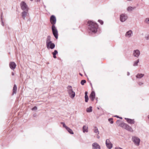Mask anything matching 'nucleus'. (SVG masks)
Segmentation results:
<instances>
[{
  "instance_id": "1",
  "label": "nucleus",
  "mask_w": 149,
  "mask_h": 149,
  "mask_svg": "<svg viewBox=\"0 0 149 149\" xmlns=\"http://www.w3.org/2000/svg\"><path fill=\"white\" fill-rule=\"evenodd\" d=\"M88 29L90 32L95 33L97 31L98 26L97 24L92 21H88Z\"/></svg>"
},
{
  "instance_id": "2",
  "label": "nucleus",
  "mask_w": 149,
  "mask_h": 149,
  "mask_svg": "<svg viewBox=\"0 0 149 149\" xmlns=\"http://www.w3.org/2000/svg\"><path fill=\"white\" fill-rule=\"evenodd\" d=\"M119 126L130 132H133V131L131 127L125 123H122L120 124Z\"/></svg>"
},
{
  "instance_id": "3",
  "label": "nucleus",
  "mask_w": 149,
  "mask_h": 149,
  "mask_svg": "<svg viewBox=\"0 0 149 149\" xmlns=\"http://www.w3.org/2000/svg\"><path fill=\"white\" fill-rule=\"evenodd\" d=\"M68 92L70 97L73 98L75 96V93L73 91L71 86H68L67 87Z\"/></svg>"
},
{
  "instance_id": "4",
  "label": "nucleus",
  "mask_w": 149,
  "mask_h": 149,
  "mask_svg": "<svg viewBox=\"0 0 149 149\" xmlns=\"http://www.w3.org/2000/svg\"><path fill=\"white\" fill-rule=\"evenodd\" d=\"M52 33L56 39H58V32L55 26H52Z\"/></svg>"
},
{
  "instance_id": "5",
  "label": "nucleus",
  "mask_w": 149,
  "mask_h": 149,
  "mask_svg": "<svg viewBox=\"0 0 149 149\" xmlns=\"http://www.w3.org/2000/svg\"><path fill=\"white\" fill-rule=\"evenodd\" d=\"M21 9L23 10H28L29 8L26 4L24 1H22L20 3Z\"/></svg>"
},
{
  "instance_id": "6",
  "label": "nucleus",
  "mask_w": 149,
  "mask_h": 149,
  "mask_svg": "<svg viewBox=\"0 0 149 149\" xmlns=\"http://www.w3.org/2000/svg\"><path fill=\"white\" fill-rule=\"evenodd\" d=\"M132 140L136 145L139 146V145L140 140L139 138L136 136H133L132 138Z\"/></svg>"
},
{
  "instance_id": "7",
  "label": "nucleus",
  "mask_w": 149,
  "mask_h": 149,
  "mask_svg": "<svg viewBox=\"0 0 149 149\" xmlns=\"http://www.w3.org/2000/svg\"><path fill=\"white\" fill-rule=\"evenodd\" d=\"M127 18L128 17L127 15L122 14L120 16V20L122 22H124L127 19Z\"/></svg>"
},
{
  "instance_id": "8",
  "label": "nucleus",
  "mask_w": 149,
  "mask_h": 149,
  "mask_svg": "<svg viewBox=\"0 0 149 149\" xmlns=\"http://www.w3.org/2000/svg\"><path fill=\"white\" fill-rule=\"evenodd\" d=\"M140 54V52L139 50L138 49L134 50L133 52V56L136 58L139 57Z\"/></svg>"
},
{
  "instance_id": "9",
  "label": "nucleus",
  "mask_w": 149,
  "mask_h": 149,
  "mask_svg": "<svg viewBox=\"0 0 149 149\" xmlns=\"http://www.w3.org/2000/svg\"><path fill=\"white\" fill-rule=\"evenodd\" d=\"M106 145L107 147L109 149H111L113 147V144L111 143L109 139H107L106 141Z\"/></svg>"
},
{
  "instance_id": "10",
  "label": "nucleus",
  "mask_w": 149,
  "mask_h": 149,
  "mask_svg": "<svg viewBox=\"0 0 149 149\" xmlns=\"http://www.w3.org/2000/svg\"><path fill=\"white\" fill-rule=\"evenodd\" d=\"M50 22L52 26H55L56 22V18L54 15H52L50 18Z\"/></svg>"
},
{
  "instance_id": "11",
  "label": "nucleus",
  "mask_w": 149,
  "mask_h": 149,
  "mask_svg": "<svg viewBox=\"0 0 149 149\" xmlns=\"http://www.w3.org/2000/svg\"><path fill=\"white\" fill-rule=\"evenodd\" d=\"M133 32L131 30L127 31L125 34V36L127 38H130L133 36Z\"/></svg>"
},
{
  "instance_id": "12",
  "label": "nucleus",
  "mask_w": 149,
  "mask_h": 149,
  "mask_svg": "<svg viewBox=\"0 0 149 149\" xmlns=\"http://www.w3.org/2000/svg\"><path fill=\"white\" fill-rule=\"evenodd\" d=\"M92 149H101L100 146L97 143L95 142L92 144Z\"/></svg>"
},
{
  "instance_id": "13",
  "label": "nucleus",
  "mask_w": 149,
  "mask_h": 149,
  "mask_svg": "<svg viewBox=\"0 0 149 149\" xmlns=\"http://www.w3.org/2000/svg\"><path fill=\"white\" fill-rule=\"evenodd\" d=\"M46 45L47 48L48 49H53L55 47V44L54 43H53L52 42H51V43H49V44H48Z\"/></svg>"
},
{
  "instance_id": "14",
  "label": "nucleus",
  "mask_w": 149,
  "mask_h": 149,
  "mask_svg": "<svg viewBox=\"0 0 149 149\" xmlns=\"http://www.w3.org/2000/svg\"><path fill=\"white\" fill-rule=\"evenodd\" d=\"M28 10H24L22 13V16L24 19H25L26 17L28 14Z\"/></svg>"
},
{
  "instance_id": "15",
  "label": "nucleus",
  "mask_w": 149,
  "mask_h": 149,
  "mask_svg": "<svg viewBox=\"0 0 149 149\" xmlns=\"http://www.w3.org/2000/svg\"><path fill=\"white\" fill-rule=\"evenodd\" d=\"M9 66L10 68L12 70L14 69L16 67V65L14 62H11L9 63Z\"/></svg>"
},
{
  "instance_id": "16",
  "label": "nucleus",
  "mask_w": 149,
  "mask_h": 149,
  "mask_svg": "<svg viewBox=\"0 0 149 149\" xmlns=\"http://www.w3.org/2000/svg\"><path fill=\"white\" fill-rule=\"evenodd\" d=\"M52 42L51 40V37L50 36H48L46 38V45L49 44V43H51Z\"/></svg>"
},
{
  "instance_id": "17",
  "label": "nucleus",
  "mask_w": 149,
  "mask_h": 149,
  "mask_svg": "<svg viewBox=\"0 0 149 149\" xmlns=\"http://www.w3.org/2000/svg\"><path fill=\"white\" fill-rule=\"evenodd\" d=\"M95 92L94 91H92L90 94V98L92 101H93L95 98Z\"/></svg>"
},
{
  "instance_id": "18",
  "label": "nucleus",
  "mask_w": 149,
  "mask_h": 149,
  "mask_svg": "<svg viewBox=\"0 0 149 149\" xmlns=\"http://www.w3.org/2000/svg\"><path fill=\"white\" fill-rule=\"evenodd\" d=\"M125 119L126 120L127 122L130 124H134V119H129L127 118H125Z\"/></svg>"
},
{
  "instance_id": "19",
  "label": "nucleus",
  "mask_w": 149,
  "mask_h": 149,
  "mask_svg": "<svg viewBox=\"0 0 149 149\" xmlns=\"http://www.w3.org/2000/svg\"><path fill=\"white\" fill-rule=\"evenodd\" d=\"M17 87L15 84H14L13 90V93L12 95H13L14 94H16L17 92Z\"/></svg>"
},
{
  "instance_id": "20",
  "label": "nucleus",
  "mask_w": 149,
  "mask_h": 149,
  "mask_svg": "<svg viewBox=\"0 0 149 149\" xmlns=\"http://www.w3.org/2000/svg\"><path fill=\"white\" fill-rule=\"evenodd\" d=\"M144 75V74L141 73H138L136 76V77L137 78L141 79L143 77Z\"/></svg>"
},
{
  "instance_id": "21",
  "label": "nucleus",
  "mask_w": 149,
  "mask_h": 149,
  "mask_svg": "<svg viewBox=\"0 0 149 149\" xmlns=\"http://www.w3.org/2000/svg\"><path fill=\"white\" fill-rule=\"evenodd\" d=\"M88 127L87 126L84 125L83 127V131L84 133L88 132Z\"/></svg>"
},
{
  "instance_id": "22",
  "label": "nucleus",
  "mask_w": 149,
  "mask_h": 149,
  "mask_svg": "<svg viewBox=\"0 0 149 149\" xmlns=\"http://www.w3.org/2000/svg\"><path fill=\"white\" fill-rule=\"evenodd\" d=\"M139 62V59H138L136 61L134 62L133 65L134 66H137L138 65V63Z\"/></svg>"
},
{
  "instance_id": "23",
  "label": "nucleus",
  "mask_w": 149,
  "mask_h": 149,
  "mask_svg": "<svg viewBox=\"0 0 149 149\" xmlns=\"http://www.w3.org/2000/svg\"><path fill=\"white\" fill-rule=\"evenodd\" d=\"M94 132L97 134H99V132L97 128L96 127H95L94 129Z\"/></svg>"
},
{
  "instance_id": "24",
  "label": "nucleus",
  "mask_w": 149,
  "mask_h": 149,
  "mask_svg": "<svg viewBox=\"0 0 149 149\" xmlns=\"http://www.w3.org/2000/svg\"><path fill=\"white\" fill-rule=\"evenodd\" d=\"M66 130L68 131V132L71 134H74L72 130L70 129V128L68 127V128L66 129Z\"/></svg>"
},
{
  "instance_id": "25",
  "label": "nucleus",
  "mask_w": 149,
  "mask_h": 149,
  "mask_svg": "<svg viewBox=\"0 0 149 149\" xmlns=\"http://www.w3.org/2000/svg\"><path fill=\"white\" fill-rule=\"evenodd\" d=\"M92 107H90L89 108H87L86 109V111L87 112H91L92 111Z\"/></svg>"
},
{
  "instance_id": "26",
  "label": "nucleus",
  "mask_w": 149,
  "mask_h": 149,
  "mask_svg": "<svg viewBox=\"0 0 149 149\" xmlns=\"http://www.w3.org/2000/svg\"><path fill=\"white\" fill-rule=\"evenodd\" d=\"M135 8V7H132L131 6H130V7H128L127 8V10L128 11H132Z\"/></svg>"
},
{
  "instance_id": "27",
  "label": "nucleus",
  "mask_w": 149,
  "mask_h": 149,
  "mask_svg": "<svg viewBox=\"0 0 149 149\" xmlns=\"http://www.w3.org/2000/svg\"><path fill=\"white\" fill-rule=\"evenodd\" d=\"M61 124H62L63 125V127H65L66 129V130L68 128V127L67 126H66L65 125V123L63 122H61Z\"/></svg>"
},
{
  "instance_id": "28",
  "label": "nucleus",
  "mask_w": 149,
  "mask_h": 149,
  "mask_svg": "<svg viewBox=\"0 0 149 149\" xmlns=\"http://www.w3.org/2000/svg\"><path fill=\"white\" fill-rule=\"evenodd\" d=\"M145 38L147 40H149V34L145 35Z\"/></svg>"
},
{
  "instance_id": "29",
  "label": "nucleus",
  "mask_w": 149,
  "mask_h": 149,
  "mask_svg": "<svg viewBox=\"0 0 149 149\" xmlns=\"http://www.w3.org/2000/svg\"><path fill=\"white\" fill-rule=\"evenodd\" d=\"M145 22L147 24H149V18H146L145 20Z\"/></svg>"
},
{
  "instance_id": "30",
  "label": "nucleus",
  "mask_w": 149,
  "mask_h": 149,
  "mask_svg": "<svg viewBox=\"0 0 149 149\" xmlns=\"http://www.w3.org/2000/svg\"><path fill=\"white\" fill-rule=\"evenodd\" d=\"M86 81L85 80H82L81 82V84L83 85L86 83Z\"/></svg>"
},
{
  "instance_id": "31",
  "label": "nucleus",
  "mask_w": 149,
  "mask_h": 149,
  "mask_svg": "<svg viewBox=\"0 0 149 149\" xmlns=\"http://www.w3.org/2000/svg\"><path fill=\"white\" fill-rule=\"evenodd\" d=\"M85 101L86 102H87L88 100V96H85Z\"/></svg>"
},
{
  "instance_id": "32",
  "label": "nucleus",
  "mask_w": 149,
  "mask_h": 149,
  "mask_svg": "<svg viewBox=\"0 0 149 149\" xmlns=\"http://www.w3.org/2000/svg\"><path fill=\"white\" fill-rule=\"evenodd\" d=\"M109 121L110 122V123L111 124L113 123V119L111 118H109L108 119Z\"/></svg>"
},
{
  "instance_id": "33",
  "label": "nucleus",
  "mask_w": 149,
  "mask_h": 149,
  "mask_svg": "<svg viewBox=\"0 0 149 149\" xmlns=\"http://www.w3.org/2000/svg\"><path fill=\"white\" fill-rule=\"evenodd\" d=\"M58 54V52L56 50H55L54 52L52 53L53 55H56Z\"/></svg>"
},
{
  "instance_id": "34",
  "label": "nucleus",
  "mask_w": 149,
  "mask_h": 149,
  "mask_svg": "<svg viewBox=\"0 0 149 149\" xmlns=\"http://www.w3.org/2000/svg\"><path fill=\"white\" fill-rule=\"evenodd\" d=\"M37 108L35 106L32 109V110H36L37 109Z\"/></svg>"
},
{
  "instance_id": "35",
  "label": "nucleus",
  "mask_w": 149,
  "mask_h": 149,
  "mask_svg": "<svg viewBox=\"0 0 149 149\" xmlns=\"http://www.w3.org/2000/svg\"><path fill=\"white\" fill-rule=\"evenodd\" d=\"M138 84L140 86H141V85H142L143 84V83L141 82H139L138 83Z\"/></svg>"
},
{
  "instance_id": "36",
  "label": "nucleus",
  "mask_w": 149,
  "mask_h": 149,
  "mask_svg": "<svg viewBox=\"0 0 149 149\" xmlns=\"http://www.w3.org/2000/svg\"><path fill=\"white\" fill-rule=\"evenodd\" d=\"M98 21L101 24H102L103 23V22L100 20H99Z\"/></svg>"
},
{
  "instance_id": "37",
  "label": "nucleus",
  "mask_w": 149,
  "mask_h": 149,
  "mask_svg": "<svg viewBox=\"0 0 149 149\" xmlns=\"http://www.w3.org/2000/svg\"><path fill=\"white\" fill-rule=\"evenodd\" d=\"M1 24H2V26H4V23H3V22L2 21V16H1Z\"/></svg>"
},
{
  "instance_id": "38",
  "label": "nucleus",
  "mask_w": 149,
  "mask_h": 149,
  "mask_svg": "<svg viewBox=\"0 0 149 149\" xmlns=\"http://www.w3.org/2000/svg\"><path fill=\"white\" fill-rule=\"evenodd\" d=\"M85 96H88L87 94H88V92L87 91H86L85 93Z\"/></svg>"
},
{
  "instance_id": "39",
  "label": "nucleus",
  "mask_w": 149,
  "mask_h": 149,
  "mask_svg": "<svg viewBox=\"0 0 149 149\" xmlns=\"http://www.w3.org/2000/svg\"><path fill=\"white\" fill-rule=\"evenodd\" d=\"M115 117H117L118 118H120V119H122V117L120 118V117H119V116H117V115H116V116H115Z\"/></svg>"
},
{
  "instance_id": "40",
  "label": "nucleus",
  "mask_w": 149,
  "mask_h": 149,
  "mask_svg": "<svg viewBox=\"0 0 149 149\" xmlns=\"http://www.w3.org/2000/svg\"><path fill=\"white\" fill-rule=\"evenodd\" d=\"M97 138L98 139H99L100 138V136H99L98 134H97Z\"/></svg>"
},
{
  "instance_id": "41",
  "label": "nucleus",
  "mask_w": 149,
  "mask_h": 149,
  "mask_svg": "<svg viewBox=\"0 0 149 149\" xmlns=\"http://www.w3.org/2000/svg\"><path fill=\"white\" fill-rule=\"evenodd\" d=\"M56 55H53V57L54 58H56Z\"/></svg>"
},
{
  "instance_id": "42",
  "label": "nucleus",
  "mask_w": 149,
  "mask_h": 149,
  "mask_svg": "<svg viewBox=\"0 0 149 149\" xmlns=\"http://www.w3.org/2000/svg\"><path fill=\"white\" fill-rule=\"evenodd\" d=\"M130 72H127V75L128 76H129V75H130Z\"/></svg>"
},
{
  "instance_id": "43",
  "label": "nucleus",
  "mask_w": 149,
  "mask_h": 149,
  "mask_svg": "<svg viewBox=\"0 0 149 149\" xmlns=\"http://www.w3.org/2000/svg\"><path fill=\"white\" fill-rule=\"evenodd\" d=\"M14 75V72H12V75L13 76V75Z\"/></svg>"
},
{
  "instance_id": "44",
  "label": "nucleus",
  "mask_w": 149,
  "mask_h": 149,
  "mask_svg": "<svg viewBox=\"0 0 149 149\" xmlns=\"http://www.w3.org/2000/svg\"><path fill=\"white\" fill-rule=\"evenodd\" d=\"M120 120H118L116 122V123H118V122Z\"/></svg>"
},
{
  "instance_id": "45",
  "label": "nucleus",
  "mask_w": 149,
  "mask_h": 149,
  "mask_svg": "<svg viewBox=\"0 0 149 149\" xmlns=\"http://www.w3.org/2000/svg\"><path fill=\"white\" fill-rule=\"evenodd\" d=\"M40 0H37V1H40Z\"/></svg>"
},
{
  "instance_id": "46",
  "label": "nucleus",
  "mask_w": 149,
  "mask_h": 149,
  "mask_svg": "<svg viewBox=\"0 0 149 149\" xmlns=\"http://www.w3.org/2000/svg\"><path fill=\"white\" fill-rule=\"evenodd\" d=\"M79 74L81 75V76H82V74H81V73H79Z\"/></svg>"
},
{
  "instance_id": "47",
  "label": "nucleus",
  "mask_w": 149,
  "mask_h": 149,
  "mask_svg": "<svg viewBox=\"0 0 149 149\" xmlns=\"http://www.w3.org/2000/svg\"><path fill=\"white\" fill-rule=\"evenodd\" d=\"M148 118L149 119V116H148Z\"/></svg>"
},
{
  "instance_id": "48",
  "label": "nucleus",
  "mask_w": 149,
  "mask_h": 149,
  "mask_svg": "<svg viewBox=\"0 0 149 149\" xmlns=\"http://www.w3.org/2000/svg\"><path fill=\"white\" fill-rule=\"evenodd\" d=\"M31 1H32L33 0H30Z\"/></svg>"
}]
</instances>
